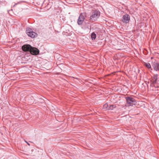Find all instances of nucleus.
<instances>
[{
    "mask_svg": "<svg viewBox=\"0 0 159 159\" xmlns=\"http://www.w3.org/2000/svg\"><path fill=\"white\" fill-rule=\"evenodd\" d=\"M100 12L98 10H94L92 12L89 20L92 22L97 20L100 16Z\"/></svg>",
    "mask_w": 159,
    "mask_h": 159,
    "instance_id": "1",
    "label": "nucleus"
},
{
    "mask_svg": "<svg viewBox=\"0 0 159 159\" xmlns=\"http://www.w3.org/2000/svg\"><path fill=\"white\" fill-rule=\"evenodd\" d=\"M26 33L29 37L32 38H34L37 36V34L33 31L29 27L26 28Z\"/></svg>",
    "mask_w": 159,
    "mask_h": 159,
    "instance_id": "2",
    "label": "nucleus"
},
{
    "mask_svg": "<svg viewBox=\"0 0 159 159\" xmlns=\"http://www.w3.org/2000/svg\"><path fill=\"white\" fill-rule=\"evenodd\" d=\"M125 99L126 100V103L129 105V106L132 105L133 104H134L136 103L135 99L130 97H125Z\"/></svg>",
    "mask_w": 159,
    "mask_h": 159,
    "instance_id": "3",
    "label": "nucleus"
},
{
    "mask_svg": "<svg viewBox=\"0 0 159 159\" xmlns=\"http://www.w3.org/2000/svg\"><path fill=\"white\" fill-rule=\"evenodd\" d=\"M130 20V16L128 14H126L124 15L122 17V21L125 24L129 23Z\"/></svg>",
    "mask_w": 159,
    "mask_h": 159,
    "instance_id": "4",
    "label": "nucleus"
},
{
    "mask_svg": "<svg viewBox=\"0 0 159 159\" xmlns=\"http://www.w3.org/2000/svg\"><path fill=\"white\" fill-rule=\"evenodd\" d=\"M30 52L32 55H37L39 54V50L38 48L32 46Z\"/></svg>",
    "mask_w": 159,
    "mask_h": 159,
    "instance_id": "5",
    "label": "nucleus"
},
{
    "mask_svg": "<svg viewBox=\"0 0 159 159\" xmlns=\"http://www.w3.org/2000/svg\"><path fill=\"white\" fill-rule=\"evenodd\" d=\"M31 47L32 46L31 45L29 44H26L22 46L21 48L23 51L30 52Z\"/></svg>",
    "mask_w": 159,
    "mask_h": 159,
    "instance_id": "6",
    "label": "nucleus"
},
{
    "mask_svg": "<svg viewBox=\"0 0 159 159\" xmlns=\"http://www.w3.org/2000/svg\"><path fill=\"white\" fill-rule=\"evenodd\" d=\"M85 14L82 13L79 16L78 20L77 23L79 25H80L83 23L85 19Z\"/></svg>",
    "mask_w": 159,
    "mask_h": 159,
    "instance_id": "7",
    "label": "nucleus"
},
{
    "mask_svg": "<svg viewBox=\"0 0 159 159\" xmlns=\"http://www.w3.org/2000/svg\"><path fill=\"white\" fill-rule=\"evenodd\" d=\"M152 66L155 70L159 71V63L156 62H153L152 64Z\"/></svg>",
    "mask_w": 159,
    "mask_h": 159,
    "instance_id": "8",
    "label": "nucleus"
},
{
    "mask_svg": "<svg viewBox=\"0 0 159 159\" xmlns=\"http://www.w3.org/2000/svg\"><path fill=\"white\" fill-rule=\"evenodd\" d=\"M143 65L147 68L150 69L151 70H152V69L151 67V65L148 62H143Z\"/></svg>",
    "mask_w": 159,
    "mask_h": 159,
    "instance_id": "9",
    "label": "nucleus"
},
{
    "mask_svg": "<svg viewBox=\"0 0 159 159\" xmlns=\"http://www.w3.org/2000/svg\"><path fill=\"white\" fill-rule=\"evenodd\" d=\"M90 30H96L98 29L97 25L95 24H92L90 25Z\"/></svg>",
    "mask_w": 159,
    "mask_h": 159,
    "instance_id": "10",
    "label": "nucleus"
},
{
    "mask_svg": "<svg viewBox=\"0 0 159 159\" xmlns=\"http://www.w3.org/2000/svg\"><path fill=\"white\" fill-rule=\"evenodd\" d=\"M97 37L96 34L94 32H92L91 35V39L93 40H94Z\"/></svg>",
    "mask_w": 159,
    "mask_h": 159,
    "instance_id": "11",
    "label": "nucleus"
},
{
    "mask_svg": "<svg viewBox=\"0 0 159 159\" xmlns=\"http://www.w3.org/2000/svg\"><path fill=\"white\" fill-rule=\"evenodd\" d=\"M116 107V106L115 105H110L108 108V110H112L113 109Z\"/></svg>",
    "mask_w": 159,
    "mask_h": 159,
    "instance_id": "12",
    "label": "nucleus"
},
{
    "mask_svg": "<svg viewBox=\"0 0 159 159\" xmlns=\"http://www.w3.org/2000/svg\"><path fill=\"white\" fill-rule=\"evenodd\" d=\"M153 78L154 80L153 81V83H157V81L158 78L154 75Z\"/></svg>",
    "mask_w": 159,
    "mask_h": 159,
    "instance_id": "13",
    "label": "nucleus"
},
{
    "mask_svg": "<svg viewBox=\"0 0 159 159\" xmlns=\"http://www.w3.org/2000/svg\"><path fill=\"white\" fill-rule=\"evenodd\" d=\"M109 107V106H108V104L107 103H106L103 105V108L104 109H108Z\"/></svg>",
    "mask_w": 159,
    "mask_h": 159,
    "instance_id": "14",
    "label": "nucleus"
},
{
    "mask_svg": "<svg viewBox=\"0 0 159 159\" xmlns=\"http://www.w3.org/2000/svg\"><path fill=\"white\" fill-rule=\"evenodd\" d=\"M156 84L157 83H153V81L151 83V84H150L151 86L154 87V85H155V84Z\"/></svg>",
    "mask_w": 159,
    "mask_h": 159,
    "instance_id": "15",
    "label": "nucleus"
},
{
    "mask_svg": "<svg viewBox=\"0 0 159 159\" xmlns=\"http://www.w3.org/2000/svg\"><path fill=\"white\" fill-rule=\"evenodd\" d=\"M154 87H155V88H159V86H156L154 85Z\"/></svg>",
    "mask_w": 159,
    "mask_h": 159,
    "instance_id": "16",
    "label": "nucleus"
},
{
    "mask_svg": "<svg viewBox=\"0 0 159 159\" xmlns=\"http://www.w3.org/2000/svg\"><path fill=\"white\" fill-rule=\"evenodd\" d=\"M159 75V74H155V75H154L155 76H157V77H158V75Z\"/></svg>",
    "mask_w": 159,
    "mask_h": 159,
    "instance_id": "17",
    "label": "nucleus"
},
{
    "mask_svg": "<svg viewBox=\"0 0 159 159\" xmlns=\"http://www.w3.org/2000/svg\"><path fill=\"white\" fill-rule=\"evenodd\" d=\"M26 143L28 144V145L30 146V144L28 142L25 141Z\"/></svg>",
    "mask_w": 159,
    "mask_h": 159,
    "instance_id": "18",
    "label": "nucleus"
}]
</instances>
